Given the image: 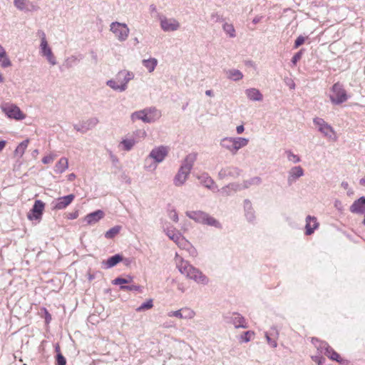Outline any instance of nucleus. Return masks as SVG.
<instances>
[{
	"label": "nucleus",
	"mask_w": 365,
	"mask_h": 365,
	"mask_svg": "<svg viewBox=\"0 0 365 365\" xmlns=\"http://www.w3.org/2000/svg\"><path fill=\"white\" fill-rule=\"evenodd\" d=\"M14 6L21 12H34L39 9L37 5L34 4L29 0H14Z\"/></svg>",
	"instance_id": "nucleus-13"
},
{
	"label": "nucleus",
	"mask_w": 365,
	"mask_h": 365,
	"mask_svg": "<svg viewBox=\"0 0 365 365\" xmlns=\"http://www.w3.org/2000/svg\"><path fill=\"white\" fill-rule=\"evenodd\" d=\"M285 154H286L288 161H289L292 163L296 164L301 161V158L298 155L294 154L291 150H287L285 152Z\"/></svg>",
	"instance_id": "nucleus-43"
},
{
	"label": "nucleus",
	"mask_w": 365,
	"mask_h": 365,
	"mask_svg": "<svg viewBox=\"0 0 365 365\" xmlns=\"http://www.w3.org/2000/svg\"><path fill=\"white\" fill-rule=\"evenodd\" d=\"M135 78V73L127 69L119 71L115 78L106 81V85L117 92H124L128 88V83Z\"/></svg>",
	"instance_id": "nucleus-3"
},
{
	"label": "nucleus",
	"mask_w": 365,
	"mask_h": 365,
	"mask_svg": "<svg viewBox=\"0 0 365 365\" xmlns=\"http://www.w3.org/2000/svg\"><path fill=\"white\" fill-rule=\"evenodd\" d=\"M244 208L245 211V217L249 222H252L255 219V212L250 200L244 201Z\"/></svg>",
	"instance_id": "nucleus-32"
},
{
	"label": "nucleus",
	"mask_w": 365,
	"mask_h": 365,
	"mask_svg": "<svg viewBox=\"0 0 365 365\" xmlns=\"http://www.w3.org/2000/svg\"><path fill=\"white\" fill-rule=\"evenodd\" d=\"M0 108L9 118L21 120L26 118V115L21 110L19 107L14 103H4L1 105Z\"/></svg>",
	"instance_id": "nucleus-10"
},
{
	"label": "nucleus",
	"mask_w": 365,
	"mask_h": 365,
	"mask_svg": "<svg viewBox=\"0 0 365 365\" xmlns=\"http://www.w3.org/2000/svg\"><path fill=\"white\" fill-rule=\"evenodd\" d=\"M229 187L231 188V190L234 192V193L235 192H237V191H240L242 190H243V185H242V182H233V183H230L229 184Z\"/></svg>",
	"instance_id": "nucleus-48"
},
{
	"label": "nucleus",
	"mask_w": 365,
	"mask_h": 365,
	"mask_svg": "<svg viewBox=\"0 0 365 365\" xmlns=\"http://www.w3.org/2000/svg\"><path fill=\"white\" fill-rule=\"evenodd\" d=\"M123 261V257L120 255H115L110 257L106 261L103 262L106 269L113 267L117 264Z\"/></svg>",
	"instance_id": "nucleus-34"
},
{
	"label": "nucleus",
	"mask_w": 365,
	"mask_h": 365,
	"mask_svg": "<svg viewBox=\"0 0 365 365\" xmlns=\"http://www.w3.org/2000/svg\"><path fill=\"white\" fill-rule=\"evenodd\" d=\"M98 123L99 120L97 118H91L83 122L81 128H79L78 125H75V129L78 131H85L94 128Z\"/></svg>",
	"instance_id": "nucleus-24"
},
{
	"label": "nucleus",
	"mask_w": 365,
	"mask_h": 365,
	"mask_svg": "<svg viewBox=\"0 0 365 365\" xmlns=\"http://www.w3.org/2000/svg\"><path fill=\"white\" fill-rule=\"evenodd\" d=\"M350 211L352 213L361 214L365 210V197H361L355 200L350 207Z\"/></svg>",
	"instance_id": "nucleus-23"
},
{
	"label": "nucleus",
	"mask_w": 365,
	"mask_h": 365,
	"mask_svg": "<svg viewBox=\"0 0 365 365\" xmlns=\"http://www.w3.org/2000/svg\"><path fill=\"white\" fill-rule=\"evenodd\" d=\"M232 323L236 328H246L247 325L242 317L240 314H235L232 317Z\"/></svg>",
	"instance_id": "nucleus-41"
},
{
	"label": "nucleus",
	"mask_w": 365,
	"mask_h": 365,
	"mask_svg": "<svg viewBox=\"0 0 365 365\" xmlns=\"http://www.w3.org/2000/svg\"><path fill=\"white\" fill-rule=\"evenodd\" d=\"M245 128L243 125H240L236 127V133L237 134H242L244 133Z\"/></svg>",
	"instance_id": "nucleus-63"
},
{
	"label": "nucleus",
	"mask_w": 365,
	"mask_h": 365,
	"mask_svg": "<svg viewBox=\"0 0 365 365\" xmlns=\"http://www.w3.org/2000/svg\"><path fill=\"white\" fill-rule=\"evenodd\" d=\"M182 233L178 231L177 233H175L173 237H170L169 239L174 242L176 245L178 243V242L180 240V239L182 237Z\"/></svg>",
	"instance_id": "nucleus-54"
},
{
	"label": "nucleus",
	"mask_w": 365,
	"mask_h": 365,
	"mask_svg": "<svg viewBox=\"0 0 365 365\" xmlns=\"http://www.w3.org/2000/svg\"><path fill=\"white\" fill-rule=\"evenodd\" d=\"M146 115L148 123H151L160 119L161 112L155 108H146Z\"/></svg>",
	"instance_id": "nucleus-25"
},
{
	"label": "nucleus",
	"mask_w": 365,
	"mask_h": 365,
	"mask_svg": "<svg viewBox=\"0 0 365 365\" xmlns=\"http://www.w3.org/2000/svg\"><path fill=\"white\" fill-rule=\"evenodd\" d=\"M133 278L128 276L127 278L118 277L113 280L112 283L115 285L124 286V284H128L131 282Z\"/></svg>",
	"instance_id": "nucleus-44"
},
{
	"label": "nucleus",
	"mask_w": 365,
	"mask_h": 365,
	"mask_svg": "<svg viewBox=\"0 0 365 365\" xmlns=\"http://www.w3.org/2000/svg\"><path fill=\"white\" fill-rule=\"evenodd\" d=\"M317 130L328 140L336 142L338 140L336 132L331 125L327 123L323 118H315L313 120Z\"/></svg>",
	"instance_id": "nucleus-6"
},
{
	"label": "nucleus",
	"mask_w": 365,
	"mask_h": 365,
	"mask_svg": "<svg viewBox=\"0 0 365 365\" xmlns=\"http://www.w3.org/2000/svg\"><path fill=\"white\" fill-rule=\"evenodd\" d=\"M249 143L250 140L247 138L235 136V155H236L240 150L247 147Z\"/></svg>",
	"instance_id": "nucleus-30"
},
{
	"label": "nucleus",
	"mask_w": 365,
	"mask_h": 365,
	"mask_svg": "<svg viewBox=\"0 0 365 365\" xmlns=\"http://www.w3.org/2000/svg\"><path fill=\"white\" fill-rule=\"evenodd\" d=\"M169 151L170 148L165 145L154 147L145 159L144 168L149 171L156 170L158 165L165 160Z\"/></svg>",
	"instance_id": "nucleus-4"
},
{
	"label": "nucleus",
	"mask_w": 365,
	"mask_h": 365,
	"mask_svg": "<svg viewBox=\"0 0 365 365\" xmlns=\"http://www.w3.org/2000/svg\"><path fill=\"white\" fill-rule=\"evenodd\" d=\"M169 317H177L178 319H182L181 309L176 311H171L168 313Z\"/></svg>",
	"instance_id": "nucleus-55"
},
{
	"label": "nucleus",
	"mask_w": 365,
	"mask_h": 365,
	"mask_svg": "<svg viewBox=\"0 0 365 365\" xmlns=\"http://www.w3.org/2000/svg\"><path fill=\"white\" fill-rule=\"evenodd\" d=\"M120 230V226H115L110 228L105 233V237L108 239H111L114 237Z\"/></svg>",
	"instance_id": "nucleus-45"
},
{
	"label": "nucleus",
	"mask_w": 365,
	"mask_h": 365,
	"mask_svg": "<svg viewBox=\"0 0 365 365\" xmlns=\"http://www.w3.org/2000/svg\"><path fill=\"white\" fill-rule=\"evenodd\" d=\"M241 170L235 166H226L222 168L219 172L220 179L235 178L240 176Z\"/></svg>",
	"instance_id": "nucleus-14"
},
{
	"label": "nucleus",
	"mask_w": 365,
	"mask_h": 365,
	"mask_svg": "<svg viewBox=\"0 0 365 365\" xmlns=\"http://www.w3.org/2000/svg\"><path fill=\"white\" fill-rule=\"evenodd\" d=\"M187 217L195 220L197 222L202 223L205 212L202 211H187L185 212Z\"/></svg>",
	"instance_id": "nucleus-37"
},
{
	"label": "nucleus",
	"mask_w": 365,
	"mask_h": 365,
	"mask_svg": "<svg viewBox=\"0 0 365 365\" xmlns=\"http://www.w3.org/2000/svg\"><path fill=\"white\" fill-rule=\"evenodd\" d=\"M158 59L153 57L142 60V65L145 68L148 73H153L158 66Z\"/></svg>",
	"instance_id": "nucleus-27"
},
{
	"label": "nucleus",
	"mask_w": 365,
	"mask_h": 365,
	"mask_svg": "<svg viewBox=\"0 0 365 365\" xmlns=\"http://www.w3.org/2000/svg\"><path fill=\"white\" fill-rule=\"evenodd\" d=\"M174 261L178 271L187 279L199 285L206 286L209 284L210 279L206 274L188 261L184 259L178 253L175 255Z\"/></svg>",
	"instance_id": "nucleus-1"
},
{
	"label": "nucleus",
	"mask_w": 365,
	"mask_h": 365,
	"mask_svg": "<svg viewBox=\"0 0 365 365\" xmlns=\"http://www.w3.org/2000/svg\"><path fill=\"white\" fill-rule=\"evenodd\" d=\"M130 119L133 122L142 120L143 123H148L146 108L133 113L130 115Z\"/></svg>",
	"instance_id": "nucleus-35"
},
{
	"label": "nucleus",
	"mask_w": 365,
	"mask_h": 365,
	"mask_svg": "<svg viewBox=\"0 0 365 365\" xmlns=\"http://www.w3.org/2000/svg\"><path fill=\"white\" fill-rule=\"evenodd\" d=\"M247 98L252 102H262L264 99L263 94L256 88H250L245 91Z\"/></svg>",
	"instance_id": "nucleus-18"
},
{
	"label": "nucleus",
	"mask_w": 365,
	"mask_h": 365,
	"mask_svg": "<svg viewBox=\"0 0 365 365\" xmlns=\"http://www.w3.org/2000/svg\"><path fill=\"white\" fill-rule=\"evenodd\" d=\"M153 307V300L149 299L147 302L143 303L138 308H137L138 312H141L145 309H150Z\"/></svg>",
	"instance_id": "nucleus-47"
},
{
	"label": "nucleus",
	"mask_w": 365,
	"mask_h": 365,
	"mask_svg": "<svg viewBox=\"0 0 365 365\" xmlns=\"http://www.w3.org/2000/svg\"><path fill=\"white\" fill-rule=\"evenodd\" d=\"M37 36L39 38L38 54L47 63L53 66L58 63L57 58L53 51L52 46L49 43L46 33L42 30L37 31Z\"/></svg>",
	"instance_id": "nucleus-5"
},
{
	"label": "nucleus",
	"mask_w": 365,
	"mask_h": 365,
	"mask_svg": "<svg viewBox=\"0 0 365 365\" xmlns=\"http://www.w3.org/2000/svg\"><path fill=\"white\" fill-rule=\"evenodd\" d=\"M196 159L197 154L190 153L182 161L179 170L173 178V185L175 187H182L185 184Z\"/></svg>",
	"instance_id": "nucleus-2"
},
{
	"label": "nucleus",
	"mask_w": 365,
	"mask_h": 365,
	"mask_svg": "<svg viewBox=\"0 0 365 365\" xmlns=\"http://www.w3.org/2000/svg\"><path fill=\"white\" fill-rule=\"evenodd\" d=\"M305 40L306 38L302 36H299V37H297L294 42V48H297L301 45H302L304 43Z\"/></svg>",
	"instance_id": "nucleus-57"
},
{
	"label": "nucleus",
	"mask_w": 365,
	"mask_h": 365,
	"mask_svg": "<svg viewBox=\"0 0 365 365\" xmlns=\"http://www.w3.org/2000/svg\"><path fill=\"white\" fill-rule=\"evenodd\" d=\"M265 337H266L267 343L271 346H272L273 348L277 347V341L275 340L272 339L267 334H265Z\"/></svg>",
	"instance_id": "nucleus-60"
},
{
	"label": "nucleus",
	"mask_w": 365,
	"mask_h": 365,
	"mask_svg": "<svg viewBox=\"0 0 365 365\" xmlns=\"http://www.w3.org/2000/svg\"><path fill=\"white\" fill-rule=\"evenodd\" d=\"M120 289L125 291H138L140 288L139 286L131 285V286H120Z\"/></svg>",
	"instance_id": "nucleus-58"
},
{
	"label": "nucleus",
	"mask_w": 365,
	"mask_h": 365,
	"mask_svg": "<svg viewBox=\"0 0 365 365\" xmlns=\"http://www.w3.org/2000/svg\"><path fill=\"white\" fill-rule=\"evenodd\" d=\"M11 66V61L3 46L0 44V66L8 68Z\"/></svg>",
	"instance_id": "nucleus-28"
},
{
	"label": "nucleus",
	"mask_w": 365,
	"mask_h": 365,
	"mask_svg": "<svg viewBox=\"0 0 365 365\" xmlns=\"http://www.w3.org/2000/svg\"><path fill=\"white\" fill-rule=\"evenodd\" d=\"M302 51H299V52H297L293 57H292V62L293 64H296L297 63L298 61H299L302 58Z\"/></svg>",
	"instance_id": "nucleus-59"
},
{
	"label": "nucleus",
	"mask_w": 365,
	"mask_h": 365,
	"mask_svg": "<svg viewBox=\"0 0 365 365\" xmlns=\"http://www.w3.org/2000/svg\"><path fill=\"white\" fill-rule=\"evenodd\" d=\"M76 178V175L74 173H71L68 175L67 179L68 181H73Z\"/></svg>",
	"instance_id": "nucleus-64"
},
{
	"label": "nucleus",
	"mask_w": 365,
	"mask_h": 365,
	"mask_svg": "<svg viewBox=\"0 0 365 365\" xmlns=\"http://www.w3.org/2000/svg\"><path fill=\"white\" fill-rule=\"evenodd\" d=\"M56 157V155H54L53 153H50L48 155H46L42 158V163L44 164L51 163L54 160Z\"/></svg>",
	"instance_id": "nucleus-49"
},
{
	"label": "nucleus",
	"mask_w": 365,
	"mask_h": 365,
	"mask_svg": "<svg viewBox=\"0 0 365 365\" xmlns=\"http://www.w3.org/2000/svg\"><path fill=\"white\" fill-rule=\"evenodd\" d=\"M311 357L318 365H323L324 363L325 359L322 357V355H312Z\"/></svg>",
	"instance_id": "nucleus-50"
},
{
	"label": "nucleus",
	"mask_w": 365,
	"mask_h": 365,
	"mask_svg": "<svg viewBox=\"0 0 365 365\" xmlns=\"http://www.w3.org/2000/svg\"><path fill=\"white\" fill-rule=\"evenodd\" d=\"M254 334H255L253 331H246L242 336V339L245 342H248L252 339Z\"/></svg>",
	"instance_id": "nucleus-51"
},
{
	"label": "nucleus",
	"mask_w": 365,
	"mask_h": 365,
	"mask_svg": "<svg viewBox=\"0 0 365 365\" xmlns=\"http://www.w3.org/2000/svg\"><path fill=\"white\" fill-rule=\"evenodd\" d=\"M169 217L175 222H178L179 220L178 214L175 210L170 211Z\"/></svg>",
	"instance_id": "nucleus-53"
},
{
	"label": "nucleus",
	"mask_w": 365,
	"mask_h": 365,
	"mask_svg": "<svg viewBox=\"0 0 365 365\" xmlns=\"http://www.w3.org/2000/svg\"><path fill=\"white\" fill-rule=\"evenodd\" d=\"M75 195L73 194L57 198L56 200L53 202V209L58 210L65 209L73 201Z\"/></svg>",
	"instance_id": "nucleus-15"
},
{
	"label": "nucleus",
	"mask_w": 365,
	"mask_h": 365,
	"mask_svg": "<svg viewBox=\"0 0 365 365\" xmlns=\"http://www.w3.org/2000/svg\"><path fill=\"white\" fill-rule=\"evenodd\" d=\"M220 145L232 155H235V136L222 138L220 141Z\"/></svg>",
	"instance_id": "nucleus-20"
},
{
	"label": "nucleus",
	"mask_w": 365,
	"mask_h": 365,
	"mask_svg": "<svg viewBox=\"0 0 365 365\" xmlns=\"http://www.w3.org/2000/svg\"><path fill=\"white\" fill-rule=\"evenodd\" d=\"M222 29L230 38H235L236 36V31L232 24L225 22L222 25Z\"/></svg>",
	"instance_id": "nucleus-39"
},
{
	"label": "nucleus",
	"mask_w": 365,
	"mask_h": 365,
	"mask_svg": "<svg viewBox=\"0 0 365 365\" xmlns=\"http://www.w3.org/2000/svg\"><path fill=\"white\" fill-rule=\"evenodd\" d=\"M105 216L103 211L98 210L95 212L86 215L83 219V221L86 222L88 225H93L98 222Z\"/></svg>",
	"instance_id": "nucleus-17"
},
{
	"label": "nucleus",
	"mask_w": 365,
	"mask_h": 365,
	"mask_svg": "<svg viewBox=\"0 0 365 365\" xmlns=\"http://www.w3.org/2000/svg\"><path fill=\"white\" fill-rule=\"evenodd\" d=\"M68 168V161L66 158H61L55 165L54 172L62 173Z\"/></svg>",
	"instance_id": "nucleus-36"
},
{
	"label": "nucleus",
	"mask_w": 365,
	"mask_h": 365,
	"mask_svg": "<svg viewBox=\"0 0 365 365\" xmlns=\"http://www.w3.org/2000/svg\"><path fill=\"white\" fill-rule=\"evenodd\" d=\"M146 133L144 130H137L131 135H128L120 142L119 147L125 151H129L138 142L137 137L145 138Z\"/></svg>",
	"instance_id": "nucleus-11"
},
{
	"label": "nucleus",
	"mask_w": 365,
	"mask_h": 365,
	"mask_svg": "<svg viewBox=\"0 0 365 365\" xmlns=\"http://www.w3.org/2000/svg\"><path fill=\"white\" fill-rule=\"evenodd\" d=\"M110 31L114 37L120 42L125 41L130 34V29L125 23L113 21L110 24Z\"/></svg>",
	"instance_id": "nucleus-9"
},
{
	"label": "nucleus",
	"mask_w": 365,
	"mask_h": 365,
	"mask_svg": "<svg viewBox=\"0 0 365 365\" xmlns=\"http://www.w3.org/2000/svg\"><path fill=\"white\" fill-rule=\"evenodd\" d=\"M304 175V171L301 166H294L288 172L287 182L289 185H292Z\"/></svg>",
	"instance_id": "nucleus-16"
},
{
	"label": "nucleus",
	"mask_w": 365,
	"mask_h": 365,
	"mask_svg": "<svg viewBox=\"0 0 365 365\" xmlns=\"http://www.w3.org/2000/svg\"><path fill=\"white\" fill-rule=\"evenodd\" d=\"M161 30L165 33L175 32L180 29V22L174 17L159 15L158 17Z\"/></svg>",
	"instance_id": "nucleus-8"
},
{
	"label": "nucleus",
	"mask_w": 365,
	"mask_h": 365,
	"mask_svg": "<svg viewBox=\"0 0 365 365\" xmlns=\"http://www.w3.org/2000/svg\"><path fill=\"white\" fill-rule=\"evenodd\" d=\"M161 228L163 232L168 238L173 237V235L179 231L169 222L167 221L162 223Z\"/></svg>",
	"instance_id": "nucleus-31"
},
{
	"label": "nucleus",
	"mask_w": 365,
	"mask_h": 365,
	"mask_svg": "<svg viewBox=\"0 0 365 365\" xmlns=\"http://www.w3.org/2000/svg\"><path fill=\"white\" fill-rule=\"evenodd\" d=\"M44 209L45 203L40 200H36L33 207L27 214V218L31 221L34 220L39 222L41 220Z\"/></svg>",
	"instance_id": "nucleus-12"
},
{
	"label": "nucleus",
	"mask_w": 365,
	"mask_h": 365,
	"mask_svg": "<svg viewBox=\"0 0 365 365\" xmlns=\"http://www.w3.org/2000/svg\"><path fill=\"white\" fill-rule=\"evenodd\" d=\"M29 139H26L25 140L21 142L16 148L14 155L18 158H21L25 153V151L26 150L29 144Z\"/></svg>",
	"instance_id": "nucleus-29"
},
{
	"label": "nucleus",
	"mask_w": 365,
	"mask_h": 365,
	"mask_svg": "<svg viewBox=\"0 0 365 365\" xmlns=\"http://www.w3.org/2000/svg\"><path fill=\"white\" fill-rule=\"evenodd\" d=\"M211 21L214 22H220L222 21V16L217 12H213L210 15Z\"/></svg>",
	"instance_id": "nucleus-56"
},
{
	"label": "nucleus",
	"mask_w": 365,
	"mask_h": 365,
	"mask_svg": "<svg viewBox=\"0 0 365 365\" xmlns=\"http://www.w3.org/2000/svg\"><path fill=\"white\" fill-rule=\"evenodd\" d=\"M56 360L58 365H65L66 363V359L61 354H58Z\"/></svg>",
	"instance_id": "nucleus-61"
},
{
	"label": "nucleus",
	"mask_w": 365,
	"mask_h": 365,
	"mask_svg": "<svg viewBox=\"0 0 365 365\" xmlns=\"http://www.w3.org/2000/svg\"><path fill=\"white\" fill-rule=\"evenodd\" d=\"M182 319H193L195 316V312L187 307L181 309Z\"/></svg>",
	"instance_id": "nucleus-42"
},
{
	"label": "nucleus",
	"mask_w": 365,
	"mask_h": 365,
	"mask_svg": "<svg viewBox=\"0 0 365 365\" xmlns=\"http://www.w3.org/2000/svg\"><path fill=\"white\" fill-rule=\"evenodd\" d=\"M198 180L200 183L202 184L205 187L213 190L215 187V183L212 178L207 173H202L200 175L197 176Z\"/></svg>",
	"instance_id": "nucleus-33"
},
{
	"label": "nucleus",
	"mask_w": 365,
	"mask_h": 365,
	"mask_svg": "<svg viewBox=\"0 0 365 365\" xmlns=\"http://www.w3.org/2000/svg\"><path fill=\"white\" fill-rule=\"evenodd\" d=\"M262 182V180L259 177H252L249 179L243 180L242 185L244 189L249 188L252 186L259 185Z\"/></svg>",
	"instance_id": "nucleus-38"
},
{
	"label": "nucleus",
	"mask_w": 365,
	"mask_h": 365,
	"mask_svg": "<svg viewBox=\"0 0 365 365\" xmlns=\"http://www.w3.org/2000/svg\"><path fill=\"white\" fill-rule=\"evenodd\" d=\"M325 356L338 362H339L341 359L340 356L336 351H334L331 347H329V350L327 351V354H326Z\"/></svg>",
	"instance_id": "nucleus-46"
},
{
	"label": "nucleus",
	"mask_w": 365,
	"mask_h": 365,
	"mask_svg": "<svg viewBox=\"0 0 365 365\" xmlns=\"http://www.w3.org/2000/svg\"><path fill=\"white\" fill-rule=\"evenodd\" d=\"M312 343L314 348L317 350L318 354L317 355H325L329 350V346L324 341H321L317 339H312Z\"/></svg>",
	"instance_id": "nucleus-22"
},
{
	"label": "nucleus",
	"mask_w": 365,
	"mask_h": 365,
	"mask_svg": "<svg viewBox=\"0 0 365 365\" xmlns=\"http://www.w3.org/2000/svg\"><path fill=\"white\" fill-rule=\"evenodd\" d=\"M226 77L233 81H239L244 77L243 73L238 69L230 68L225 71Z\"/></svg>",
	"instance_id": "nucleus-26"
},
{
	"label": "nucleus",
	"mask_w": 365,
	"mask_h": 365,
	"mask_svg": "<svg viewBox=\"0 0 365 365\" xmlns=\"http://www.w3.org/2000/svg\"><path fill=\"white\" fill-rule=\"evenodd\" d=\"M220 193L223 196L230 195L234 193V192L231 190L230 187H229V185L223 187L220 190Z\"/></svg>",
	"instance_id": "nucleus-52"
},
{
	"label": "nucleus",
	"mask_w": 365,
	"mask_h": 365,
	"mask_svg": "<svg viewBox=\"0 0 365 365\" xmlns=\"http://www.w3.org/2000/svg\"><path fill=\"white\" fill-rule=\"evenodd\" d=\"M176 245L180 249L186 250L191 257H195L197 255L196 249L184 236Z\"/></svg>",
	"instance_id": "nucleus-19"
},
{
	"label": "nucleus",
	"mask_w": 365,
	"mask_h": 365,
	"mask_svg": "<svg viewBox=\"0 0 365 365\" xmlns=\"http://www.w3.org/2000/svg\"><path fill=\"white\" fill-rule=\"evenodd\" d=\"M79 215L78 211L76 210L72 212H69L67 214V218L69 220H75L76 219Z\"/></svg>",
	"instance_id": "nucleus-62"
},
{
	"label": "nucleus",
	"mask_w": 365,
	"mask_h": 365,
	"mask_svg": "<svg viewBox=\"0 0 365 365\" xmlns=\"http://www.w3.org/2000/svg\"><path fill=\"white\" fill-rule=\"evenodd\" d=\"M319 223L317 222V220L315 217H312L310 215H308L306 217V235H312L314 231L318 228Z\"/></svg>",
	"instance_id": "nucleus-21"
},
{
	"label": "nucleus",
	"mask_w": 365,
	"mask_h": 365,
	"mask_svg": "<svg viewBox=\"0 0 365 365\" xmlns=\"http://www.w3.org/2000/svg\"><path fill=\"white\" fill-rule=\"evenodd\" d=\"M202 224H205L207 225L213 226L215 227H220V222L215 219L212 217H210L207 214L205 213L203 217V222H202Z\"/></svg>",
	"instance_id": "nucleus-40"
},
{
	"label": "nucleus",
	"mask_w": 365,
	"mask_h": 365,
	"mask_svg": "<svg viewBox=\"0 0 365 365\" xmlns=\"http://www.w3.org/2000/svg\"><path fill=\"white\" fill-rule=\"evenodd\" d=\"M327 95L333 105L341 104L346 102L348 99L346 91L339 83L332 86Z\"/></svg>",
	"instance_id": "nucleus-7"
}]
</instances>
